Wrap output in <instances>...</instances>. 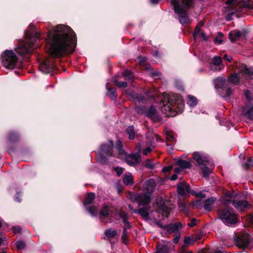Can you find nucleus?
<instances>
[{"label":"nucleus","mask_w":253,"mask_h":253,"mask_svg":"<svg viewBox=\"0 0 253 253\" xmlns=\"http://www.w3.org/2000/svg\"><path fill=\"white\" fill-rule=\"evenodd\" d=\"M109 215V209L107 205H104L100 211L99 216L101 220Z\"/></svg>","instance_id":"nucleus-32"},{"label":"nucleus","mask_w":253,"mask_h":253,"mask_svg":"<svg viewBox=\"0 0 253 253\" xmlns=\"http://www.w3.org/2000/svg\"><path fill=\"white\" fill-rule=\"evenodd\" d=\"M181 227V224L180 223L171 224L169 225H166L164 228L167 230L169 233H176L178 232V230Z\"/></svg>","instance_id":"nucleus-26"},{"label":"nucleus","mask_w":253,"mask_h":253,"mask_svg":"<svg viewBox=\"0 0 253 253\" xmlns=\"http://www.w3.org/2000/svg\"><path fill=\"white\" fill-rule=\"evenodd\" d=\"M13 230L15 233H19L21 231V228L19 226H14L13 227Z\"/></svg>","instance_id":"nucleus-60"},{"label":"nucleus","mask_w":253,"mask_h":253,"mask_svg":"<svg viewBox=\"0 0 253 253\" xmlns=\"http://www.w3.org/2000/svg\"><path fill=\"white\" fill-rule=\"evenodd\" d=\"M252 110H253V105L246 112V115L250 120L253 119V113H252Z\"/></svg>","instance_id":"nucleus-49"},{"label":"nucleus","mask_w":253,"mask_h":253,"mask_svg":"<svg viewBox=\"0 0 253 253\" xmlns=\"http://www.w3.org/2000/svg\"><path fill=\"white\" fill-rule=\"evenodd\" d=\"M26 41L22 42L15 48L16 53L20 56H25L30 54L33 50V46L34 45L35 40L30 39V36L26 35Z\"/></svg>","instance_id":"nucleus-9"},{"label":"nucleus","mask_w":253,"mask_h":253,"mask_svg":"<svg viewBox=\"0 0 253 253\" xmlns=\"http://www.w3.org/2000/svg\"><path fill=\"white\" fill-rule=\"evenodd\" d=\"M201 169H202L204 176H208L209 175L211 170L210 169L207 167V166H203L200 167Z\"/></svg>","instance_id":"nucleus-45"},{"label":"nucleus","mask_w":253,"mask_h":253,"mask_svg":"<svg viewBox=\"0 0 253 253\" xmlns=\"http://www.w3.org/2000/svg\"><path fill=\"white\" fill-rule=\"evenodd\" d=\"M252 110H253V105L246 112V115L250 120L253 119V113H252Z\"/></svg>","instance_id":"nucleus-50"},{"label":"nucleus","mask_w":253,"mask_h":253,"mask_svg":"<svg viewBox=\"0 0 253 253\" xmlns=\"http://www.w3.org/2000/svg\"><path fill=\"white\" fill-rule=\"evenodd\" d=\"M238 195L234 192H227L222 200L224 205L232 204L239 211L247 209L250 204L246 200H239Z\"/></svg>","instance_id":"nucleus-5"},{"label":"nucleus","mask_w":253,"mask_h":253,"mask_svg":"<svg viewBox=\"0 0 253 253\" xmlns=\"http://www.w3.org/2000/svg\"><path fill=\"white\" fill-rule=\"evenodd\" d=\"M227 3H232L233 5L240 4L239 6L242 8H248L253 9V1L250 0H227Z\"/></svg>","instance_id":"nucleus-16"},{"label":"nucleus","mask_w":253,"mask_h":253,"mask_svg":"<svg viewBox=\"0 0 253 253\" xmlns=\"http://www.w3.org/2000/svg\"><path fill=\"white\" fill-rule=\"evenodd\" d=\"M146 62V58L143 56H140L138 58V63L140 64V66H143L145 64V62Z\"/></svg>","instance_id":"nucleus-52"},{"label":"nucleus","mask_w":253,"mask_h":253,"mask_svg":"<svg viewBox=\"0 0 253 253\" xmlns=\"http://www.w3.org/2000/svg\"><path fill=\"white\" fill-rule=\"evenodd\" d=\"M157 115V111L153 106H151L146 112V116L153 119L156 117Z\"/></svg>","instance_id":"nucleus-31"},{"label":"nucleus","mask_w":253,"mask_h":253,"mask_svg":"<svg viewBox=\"0 0 253 253\" xmlns=\"http://www.w3.org/2000/svg\"><path fill=\"white\" fill-rule=\"evenodd\" d=\"M218 218L226 225L232 224L237 222L236 214L231 208L225 207L222 208L218 211Z\"/></svg>","instance_id":"nucleus-8"},{"label":"nucleus","mask_w":253,"mask_h":253,"mask_svg":"<svg viewBox=\"0 0 253 253\" xmlns=\"http://www.w3.org/2000/svg\"><path fill=\"white\" fill-rule=\"evenodd\" d=\"M156 183L153 179L146 181L143 184V193L135 195L136 202L139 206L147 205L151 201V194L154 192Z\"/></svg>","instance_id":"nucleus-3"},{"label":"nucleus","mask_w":253,"mask_h":253,"mask_svg":"<svg viewBox=\"0 0 253 253\" xmlns=\"http://www.w3.org/2000/svg\"><path fill=\"white\" fill-rule=\"evenodd\" d=\"M177 192L181 196H186L191 192L189 185L185 182L180 183L177 185Z\"/></svg>","instance_id":"nucleus-20"},{"label":"nucleus","mask_w":253,"mask_h":253,"mask_svg":"<svg viewBox=\"0 0 253 253\" xmlns=\"http://www.w3.org/2000/svg\"><path fill=\"white\" fill-rule=\"evenodd\" d=\"M251 240L249 233L243 232L237 238L236 244L240 248H250Z\"/></svg>","instance_id":"nucleus-10"},{"label":"nucleus","mask_w":253,"mask_h":253,"mask_svg":"<svg viewBox=\"0 0 253 253\" xmlns=\"http://www.w3.org/2000/svg\"><path fill=\"white\" fill-rule=\"evenodd\" d=\"M120 216L123 218V221L125 224L123 235L122 236V239L125 243L127 240L128 233L127 232V230L130 228V224L126 220V213L125 212H121L120 213Z\"/></svg>","instance_id":"nucleus-15"},{"label":"nucleus","mask_w":253,"mask_h":253,"mask_svg":"<svg viewBox=\"0 0 253 253\" xmlns=\"http://www.w3.org/2000/svg\"><path fill=\"white\" fill-rule=\"evenodd\" d=\"M238 73L231 75L228 78V81L234 84H238L242 78L245 79H250L253 75V68H248L246 65L243 63H238L236 65Z\"/></svg>","instance_id":"nucleus-4"},{"label":"nucleus","mask_w":253,"mask_h":253,"mask_svg":"<svg viewBox=\"0 0 253 253\" xmlns=\"http://www.w3.org/2000/svg\"><path fill=\"white\" fill-rule=\"evenodd\" d=\"M195 240H193L191 237H185L184 239V243L186 246H188L195 242Z\"/></svg>","instance_id":"nucleus-43"},{"label":"nucleus","mask_w":253,"mask_h":253,"mask_svg":"<svg viewBox=\"0 0 253 253\" xmlns=\"http://www.w3.org/2000/svg\"><path fill=\"white\" fill-rule=\"evenodd\" d=\"M183 170V169L181 168V167L178 166V167L175 168L174 169V172L176 173H178L181 172Z\"/></svg>","instance_id":"nucleus-58"},{"label":"nucleus","mask_w":253,"mask_h":253,"mask_svg":"<svg viewBox=\"0 0 253 253\" xmlns=\"http://www.w3.org/2000/svg\"><path fill=\"white\" fill-rule=\"evenodd\" d=\"M88 212L93 216H96L97 214V209L95 206L90 207L88 209Z\"/></svg>","instance_id":"nucleus-47"},{"label":"nucleus","mask_w":253,"mask_h":253,"mask_svg":"<svg viewBox=\"0 0 253 253\" xmlns=\"http://www.w3.org/2000/svg\"><path fill=\"white\" fill-rule=\"evenodd\" d=\"M123 182L126 185H132L133 183V178L131 173H126L124 176Z\"/></svg>","instance_id":"nucleus-28"},{"label":"nucleus","mask_w":253,"mask_h":253,"mask_svg":"<svg viewBox=\"0 0 253 253\" xmlns=\"http://www.w3.org/2000/svg\"><path fill=\"white\" fill-rule=\"evenodd\" d=\"M226 4L227 5L226 11L228 12V13L225 18L227 21H230L232 19V15L235 12L241 10L242 7L239 6L240 4L233 5L232 3H228L227 0L226 2Z\"/></svg>","instance_id":"nucleus-13"},{"label":"nucleus","mask_w":253,"mask_h":253,"mask_svg":"<svg viewBox=\"0 0 253 253\" xmlns=\"http://www.w3.org/2000/svg\"><path fill=\"white\" fill-rule=\"evenodd\" d=\"M114 82L115 84L119 87H126L127 85L126 82H119L117 77L114 78Z\"/></svg>","instance_id":"nucleus-39"},{"label":"nucleus","mask_w":253,"mask_h":253,"mask_svg":"<svg viewBox=\"0 0 253 253\" xmlns=\"http://www.w3.org/2000/svg\"><path fill=\"white\" fill-rule=\"evenodd\" d=\"M1 62L3 66L7 69H13L19 68L21 62L19 61L15 53L11 50H6L1 54Z\"/></svg>","instance_id":"nucleus-7"},{"label":"nucleus","mask_w":253,"mask_h":253,"mask_svg":"<svg viewBox=\"0 0 253 253\" xmlns=\"http://www.w3.org/2000/svg\"><path fill=\"white\" fill-rule=\"evenodd\" d=\"M179 208L181 211H186L188 210V205L185 203H178Z\"/></svg>","instance_id":"nucleus-48"},{"label":"nucleus","mask_w":253,"mask_h":253,"mask_svg":"<svg viewBox=\"0 0 253 253\" xmlns=\"http://www.w3.org/2000/svg\"><path fill=\"white\" fill-rule=\"evenodd\" d=\"M150 208L148 207L139 208L137 210H133V212L136 213H138L140 214L143 218L145 219H151V218L149 216V211Z\"/></svg>","instance_id":"nucleus-24"},{"label":"nucleus","mask_w":253,"mask_h":253,"mask_svg":"<svg viewBox=\"0 0 253 253\" xmlns=\"http://www.w3.org/2000/svg\"><path fill=\"white\" fill-rule=\"evenodd\" d=\"M15 245L18 249L23 250L26 247L25 243L21 241L15 242Z\"/></svg>","instance_id":"nucleus-46"},{"label":"nucleus","mask_w":253,"mask_h":253,"mask_svg":"<svg viewBox=\"0 0 253 253\" xmlns=\"http://www.w3.org/2000/svg\"><path fill=\"white\" fill-rule=\"evenodd\" d=\"M193 0H182L181 2L176 0H172L175 12L178 15L179 22L182 24H188L189 18L187 13L191 6Z\"/></svg>","instance_id":"nucleus-2"},{"label":"nucleus","mask_w":253,"mask_h":253,"mask_svg":"<svg viewBox=\"0 0 253 253\" xmlns=\"http://www.w3.org/2000/svg\"><path fill=\"white\" fill-rule=\"evenodd\" d=\"M154 207L158 212L162 213L163 216L166 217L168 216L170 210V208H168L162 200L159 203L154 204Z\"/></svg>","instance_id":"nucleus-12"},{"label":"nucleus","mask_w":253,"mask_h":253,"mask_svg":"<svg viewBox=\"0 0 253 253\" xmlns=\"http://www.w3.org/2000/svg\"><path fill=\"white\" fill-rule=\"evenodd\" d=\"M126 157V163L131 166H134L137 165L141 161V157L138 153L130 154Z\"/></svg>","instance_id":"nucleus-17"},{"label":"nucleus","mask_w":253,"mask_h":253,"mask_svg":"<svg viewBox=\"0 0 253 253\" xmlns=\"http://www.w3.org/2000/svg\"><path fill=\"white\" fill-rule=\"evenodd\" d=\"M177 98H178V96L173 95L172 94L163 93V99L161 103L162 111L168 116H175L176 113L173 102Z\"/></svg>","instance_id":"nucleus-6"},{"label":"nucleus","mask_w":253,"mask_h":253,"mask_svg":"<svg viewBox=\"0 0 253 253\" xmlns=\"http://www.w3.org/2000/svg\"><path fill=\"white\" fill-rule=\"evenodd\" d=\"M173 95L178 96V98L175 99L173 102V104L175 107L176 113H181L184 108V103L181 99L180 95L172 94Z\"/></svg>","instance_id":"nucleus-21"},{"label":"nucleus","mask_w":253,"mask_h":253,"mask_svg":"<svg viewBox=\"0 0 253 253\" xmlns=\"http://www.w3.org/2000/svg\"><path fill=\"white\" fill-rule=\"evenodd\" d=\"M223 36V34L221 33H219L218 34V36L215 38L214 41L216 43H217L218 44H221L222 43V37Z\"/></svg>","instance_id":"nucleus-51"},{"label":"nucleus","mask_w":253,"mask_h":253,"mask_svg":"<svg viewBox=\"0 0 253 253\" xmlns=\"http://www.w3.org/2000/svg\"><path fill=\"white\" fill-rule=\"evenodd\" d=\"M213 84L216 88H221L225 90L227 96L231 95V90L227 87V83L223 78L220 77L214 79Z\"/></svg>","instance_id":"nucleus-11"},{"label":"nucleus","mask_w":253,"mask_h":253,"mask_svg":"<svg viewBox=\"0 0 253 253\" xmlns=\"http://www.w3.org/2000/svg\"><path fill=\"white\" fill-rule=\"evenodd\" d=\"M108 93L112 99H115L117 97V92L115 88H111L108 90Z\"/></svg>","instance_id":"nucleus-41"},{"label":"nucleus","mask_w":253,"mask_h":253,"mask_svg":"<svg viewBox=\"0 0 253 253\" xmlns=\"http://www.w3.org/2000/svg\"><path fill=\"white\" fill-rule=\"evenodd\" d=\"M53 68V65L47 61L43 62L39 66L40 71L45 74L50 73Z\"/></svg>","instance_id":"nucleus-22"},{"label":"nucleus","mask_w":253,"mask_h":253,"mask_svg":"<svg viewBox=\"0 0 253 253\" xmlns=\"http://www.w3.org/2000/svg\"><path fill=\"white\" fill-rule=\"evenodd\" d=\"M76 35L69 27L59 25L49 30L46 39V48L48 53L53 57L72 52Z\"/></svg>","instance_id":"nucleus-1"},{"label":"nucleus","mask_w":253,"mask_h":253,"mask_svg":"<svg viewBox=\"0 0 253 253\" xmlns=\"http://www.w3.org/2000/svg\"><path fill=\"white\" fill-rule=\"evenodd\" d=\"M117 232L115 230H111V229H107L105 231V235L108 238H112L117 235Z\"/></svg>","instance_id":"nucleus-40"},{"label":"nucleus","mask_w":253,"mask_h":253,"mask_svg":"<svg viewBox=\"0 0 253 253\" xmlns=\"http://www.w3.org/2000/svg\"><path fill=\"white\" fill-rule=\"evenodd\" d=\"M167 139L170 142H174L175 141V137L174 132L171 130L167 131L166 132Z\"/></svg>","instance_id":"nucleus-34"},{"label":"nucleus","mask_w":253,"mask_h":253,"mask_svg":"<svg viewBox=\"0 0 253 253\" xmlns=\"http://www.w3.org/2000/svg\"><path fill=\"white\" fill-rule=\"evenodd\" d=\"M95 198V195L94 193H89L87 195L84 202V205L86 207L87 205L90 204L94 200Z\"/></svg>","instance_id":"nucleus-33"},{"label":"nucleus","mask_w":253,"mask_h":253,"mask_svg":"<svg viewBox=\"0 0 253 253\" xmlns=\"http://www.w3.org/2000/svg\"><path fill=\"white\" fill-rule=\"evenodd\" d=\"M172 167L169 166L168 167H165L163 169V171L164 172H167L170 171L172 169Z\"/></svg>","instance_id":"nucleus-57"},{"label":"nucleus","mask_w":253,"mask_h":253,"mask_svg":"<svg viewBox=\"0 0 253 253\" xmlns=\"http://www.w3.org/2000/svg\"><path fill=\"white\" fill-rule=\"evenodd\" d=\"M224 59L228 61V62H231L232 60V58L231 56H228L227 55L225 54L223 56Z\"/></svg>","instance_id":"nucleus-61"},{"label":"nucleus","mask_w":253,"mask_h":253,"mask_svg":"<svg viewBox=\"0 0 253 253\" xmlns=\"http://www.w3.org/2000/svg\"><path fill=\"white\" fill-rule=\"evenodd\" d=\"M145 166L149 169H153L155 168V163L148 159L145 162Z\"/></svg>","instance_id":"nucleus-44"},{"label":"nucleus","mask_w":253,"mask_h":253,"mask_svg":"<svg viewBox=\"0 0 253 253\" xmlns=\"http://www.w3.org/2000/svg\"><path fill=\"white\" fill-rule=\"evenodd\" d=\"M123 76L126 80H131L133 79L134 76L132 72L131 71L126 70L124 71L122 74Z\"/></svg>","instance_id":"nucleus-36"},{"label":"nucleus","mask_w":253,"mask_h":253,"mask_svg":"<svg viewBox=\"0 0 253 253\" xmlns=\"http://www.w3.org/2000/svg\"><path fill=\"white\" fill-rule=\"evenodd\" d=\"M153 147L148 146L146 149L143 150V153L144 155H147L148 153H150L153 150Z\"/></svg>","instance_id":"nucleus-54"},{"label":"nucleus","mask_w":253,"mask_h":253,"mask_svg":"<svg viewBox=\"0 0 253 253\" xmlns=\"http://www.w3.org/2000/svg\"><path fill=\"white\" fill-rule=\"evenodd\" d=\"M188 102L187 104L191 107H193L196 105L197 103V99L194 96L188 95Z\"/></svg>","instance_id":"nucleus-38"},{"label":"nucleus","mask_w":253,"mask_h":253,"mask_svg":"<svg viewBox=\"0 0 253 253\" xmlns=\"http://www.w3.org/2000/svg\"><path fill=\"white\" fill-rule=\"evenodd\" d=\"M113 143L110 141L108 144H103L101 146V149L103 152L108 156H113Z\"/></svg>","instance_id":"nucleus-23"},{"label":"nucleus","mask_w":253,"mask_h":253,"mask_svg":"<svg viewBox=\"0 0 253 253\" xmlns=\"http://www.w3.org/2000/svg\"><path fill=\"white\" fill-rule=\"evenodd\" d=\"M215 201L216 198L214 197H211L206 199L204 204V209L208 211H211L213 208Z\"/></svg>","instance_id":"nucleus-25"},{"label":"nucleus","mask_w":253,"mask_h":253,"mask_svg":"<svg viewBox=\"0 0 253 253\" xmlns=\"http://www.w3.org/2000/svg\"><path fill=\"white\" fill-rule=\"evenodd\" d=\"M241 36V32L240 31H232L229 34V37L232 42L236 41Z\"/></svg>","instance_id":"nucleus-29"},{"label":"nucleus","mask_w":253,"mask_h":253,"mask_svg":"<svg viewBox=\"0 0 253 253\" xmlns=\"http://www.w3.org/2000/svg\"><path fill=\"white\" fill-rule=\"evenodd\" d=\"M181 253H192L191 251H186L185 250L184 248L182 247L180 250Z\"/></svg>","instance_id":"nucleus-62"},{"label":"nucleus","mask_w":253,"mask_h":253,"mask_svg":"<svg viewBox=\"0 0 253 253\" xmlns=\"http://www.w3.org/2000/svg\"><path fill=\"white\" fill-rule=\"evenodd\" d=\"M180 238V235L179 233H176L175 237L172 239V241L174 244L178 243Z\"/></svg>","instance_id":"nucleus-56"},{"label":"nucleus","mask_w":253,"mask_h":253,"mask_svg":"<svg viewBox=\"0 0 253 253\" xmlns=\"http://www.w3.org/2000/svg\"><path fill=\"white\" fill-rule=\"evenodd\" d=\"M193 37L195 39L199 38L202 40H206L207 37L204 33L201 31V29L198 27L196 26L195 31L193 33Z\"/></svg>","instance_id":"nucleus-27"},{"label":"nucleus","mask_w":253,"mask_h":253,"mask_svg":"<svg viewBox=\"0 0 253 253\" xmlns=\"http://www.w3.org/2000/svg\"><path fill=\"white\" fill-rule=\"evenodd\" d=\"M114 170L117 172L118 176H120L122 173L123 172L124 169L122 168L117 167Z\"/></svg>","instance_id":"nucleus-55"},{"label":"nucleus","mask_w":253,"mask_h":253,"mask_svg":"<svg viewBox=\"0 0 253 253\" xmlns=\"http://www.w3.org/2000/svg\"><path fill=\"white\" fill-rule=\"evenodd\" d=\"M177 164L178 166L181 167L184 169H189L191 167V163L187 161L179 160L177 161Z\"/></svg>","instance_id":"nucleus-30"},{"label":"nucleus","mask_w":253,"mask_h":253,"mask_svg":"<svg viewBox=\"0 0 253 253\" xmlns=\"http://www.w3.org/2000/svg\"><path fill=\"white\" fill-rule=\"evenodd\" d=\"M196 219H195V218H193L190 222L189 223H188V226H190V227H193L194 226V225H196Z\"/></svg>","instance_id":"nucleus-59"},{"label":"nucleus","mask_w":253,"mask_h":253,"mask_svg":"<svg viewBox=\"0 0 253 253\" xmlns=\"http://www.w3.org/2000/svg\"><path fill=\"white\" fill-rule=\"evenodd\" d=\"M222 58L219 56H214L212 60V62L210 64V69L213 71L219 72L224 67V65L221 64Z\"/></svg>","instance_id":"nucleus-14"},{"label":"nucleus","mask_w":253,"mask_h":253,"mask_svg":"<svg viewBox=\"0 0 253 253\" xmlns=\"http://www.w3.org/2000/svg\"><path fill=\"white\" fill-rule=\"evenodd\" d=\"M18 137V136L16 133L14 132H12L9 135V140L10 141H15L17 138Z\"/></svg>","instance_id":"nucleus-53"},{"label":"nucleus","mask_w":253,"mask_h":253,"mask_svg":"<svg viewBox=\"0 0 253 253\" xmlns=\"http://www.w3.org/2000/svg\"><path fill=\"white\" fill-rule=\"evenodd\" d=\"M177 178V174H176V173H175V174H173V175L171 176V178H170V179H171V180H176Z\"/></svg>","instance_id":"nucleus-64"},{"label":"nucleus","mask_w":253,"mask_h":253,"mask_svg":"<svg viewBox=\"0 0 253 253\" xmlns=\"http://www.w3.org/2000/svg\"><path fill=\"white\" fill-rule=\"evenodd\" d=\"M197 196L200 197L201 198H204L206 197V195L204 193H203L202 192H200L197 194Z\"/></svg>","instance_id":"nucleus-63"},{"label":"nucleus","mask_w":253,"mask_h":253,"mask_svg":"<svg viewBox=\"0 0 253 253\" xmlns=\"http://www.w3.org/2000/svg\"><path fill=\"white\" fill-rule=\"evenodd\" d=\"M253 166V160L251 158L249 159L243 165V167L245 169H248Z\"/></svg>","instance_id":"nucleus-42"},{"label":"nucleus","mask_w":253,"mask_h":253,"mask_svg":"<svg viewBox=\"0 0 253 253\" xmlns=\"http://www.w3.org/2000/svg\"><path fill=\"white\" fill-rule=\"evenodd\" d=\"M116 148L118 151L120 156H126V153L125 151L122 149V142L118 140L116 143Z\"/></svg>","instance_id":"nucleus-35"},{"label":"nucleus","mask_w":253,"mask_h":253,"mask_svg":"<svg viewBox=\"0 0 253 253\" xmlns=\"http://www.w3.org/2000/svg\"><path fill=\"white\" fill-rule=\"evenodd\" d=\"M193 158L197 162L200 167L207 166L209 163L207 157L199 152H195L193 155Z\"/></svg>","instance_id":"nucleus-18"},{"label":"nucleus","mask_w":253,"mask_h":253,"mask_svg":"<svg viewBox=\"0 0 253 253\" xmlns=\"http://www.w3.org/2000/svg\"><path fill=\"white\" fill-rule=\"evenodd\" d=\"M126 132L129 135L130 139H132L134 138L135 132L133 126H128L126 129Z\"/></svg>","instance_id":"nucleus-37"},{"label":"nucleus","mask_w":253,"mask_h":253,"mask_svg":"<svg viewBox=\"0 0 253 253\" xmlns=\"http://www.w3.org/2000/svg\"><path fill=\"white\" fill-rule=\"evenodd\" d=\"M171 245L170 242L163 241L157 245L156 253H169V248Z\"/></svg>","instance_id":"nucleus-19"}]
</instances>
